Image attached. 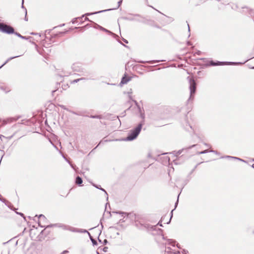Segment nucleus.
I'll list each match as a JSON object with an SVG mask.
<instances>
[{
  "instance_id": "obj_1",
  "label": "nucleus",
  "mask_w": 254,
  "mask_h": 254,
  "mask_svg": "<svg viewBox=\"0 0 254 254\" xmlns=\"http://www.w3.org/2000/svg\"><path fill=\"white\" fill-rule=\"evenodd\" d=\"M143 124L144 121L140 122L136 127L131 130L128 133L127 136L125 139H124V140L132 141L135 139L138 136V134L141 131Z\"/></svg>"
},
{
  "instance_id": "obj_2",
  "label": "nucleus",
  "mask_w": 254,
  "mask_h": 254,
  "mask_svg": "<svg viewBox=\"0 0 254 254\" xmlns=\"http://www.w3.org/2000/svg\"><path fill=\"white\" fill-rule=\"evenodd\" d=\"M241 62H214L212 60L210 61L209 63L206 64V66H217V65H241L245 63Z\"/></svg>"
},
{
  "instance_id": "obj_3",
  "label": "nucleus",
  "mask_w": 254,
  "mask_h": 254,
  "mask_svg": "<svg viewBox=\"0 0 254 254\" xmlns=\"http://www.w3.org/2000/svg\"><path fill=\"white\" fill-rule=\"evenodd\" d=\"M111 10V9H108L100 10V11H96V12H92V13H86L82 15L80 17H76V18H73L71 22H72V24H75V23H77L78 22V20H80V22L81 23H83L82 19H83V18L85 16H89V15H93V14H97V13H102V12H105V11H107V10Z\"/></svg>"
},
{
  "instance_id": "obj_4",
  "label": "nucleus",
  "mask_w": 254,
  "mask_h": 254,
  "mask_svg": "<svg viewBox=\"0 0 254 254\" xmlns=\"http://www.w3.org/2000/svg\"><path fill=\"white\" fill-rule=\"evenodd\" d=\"M0 31L8 34L14 33V28L11 26L0 22Z\"/></svg>"
},
{
  "instance_id": "obj_5",
  "label": "nucleus",
  "mask_w": 254,
  "mask_h": 254,
  "mask_svg": "<svg viewBox=\"0 0 254 254\" xmlns=\"http://www.w3.org/2000/svg\"><path fill=\"white\" fill-rule=\"evenodd\" d=\"M188 78L189 79V83H190V99L191 98L193 95L195 94L196 91V83L193 78H190L188 77Z\"/></svg>"
},
{
  "instance_id": "obj_6",
  "label": "nucleus",
  "mask_w": 254,
  "mask_h": 254,
  "mask_svg": "<svg viewBox=\"0 0 254 254\" xmlns=\"http://www.w3.org/2000/svg\"><path fill=\"white\" fill-rule=\"evenodd\" d=\"M71 68L73 71L76 72H81L84 71V69L82 68L81 64L79 63L73 64L71 66Z\"/></svg>"
},
{
  "instance_id": "obj_7",
  "label": "nucleus",
  "mask_w": 254,
  "mask_h": 254,
  "mask_svg": "<svg viewBox=\"0 0 254 254\" xmlns=\"http://www.w3.org/2000/svg\"><path fill=\"white\" fill-rule=\"evenodd\" d=\"M67 230H68V231H70L73 232H76V233H88L87 230H86L85 229L76 228L72 227L71 226H69V227H68V228H67Z\"/></svg>"
},
{
  "instance_id": "obj_8",
  "label": "nucleus",
  "mask_w": 254,
  "mask_h": 254,
  "mask_svg": "<svg viewBox=\"0 0 254 254\" xmlns=\"http://www.w3.org/2000/svg\"><path fill=\"white\" fill-rule=\"evenodd\" d=\"M39 220L38 222L39 226H40L41 227H45L46 228H46L47 226H46L45 225H41V222L45 221L47 219L45 217V216L43 214H40L39 216Z\"/></svg>"
},
{
  "instance_id": "obj_9",
  "label": "nucleus",
  "mask_w": 254,
  "mask_h": 254,
  "mask_svg": "<svg viewBox=\"0 0 254 254\" xmlns=\"http://www.w3.org/2000/svg\"><path fill=\"white\" fill-rule=\"evenodd\" d=\"M57 226L59 227L62 228L64 230H67V228H68V227H69V226H68V225H63L61 224H51V225H47L46 228H49V227H52Z\"/></svg>"
},
{
  "instance_id": "obj_10",
  "label": "nucleus",
  "mask_w": 254,
  "mask_h": 254,
  "mask_svg": "<svg viewBox=\"0 0 254 254\" xmlns=\"http://www.w3.org/2000/svg\"><path fill=\"white\" fill-rule=\"evenodd\" d=\"M96 25L95 26V28H99L101 30H102L105 32H107L108 33H109L110 34H112V35H114V33H113L112 32H111L110 31L104 28V27L100 26L99 25L96 24V23H94Z\"/></svg>"
},
{
  "instance_id": "obj_11",
  "label": "nucleus",
  "mask_w": 254,
  "mask_h": 254,
  "mask_svg": "<svg viewBox=\"0 0 254 254\" xmlns=\"http://www.w3.org/2000/svg\"><path fill=\"white\" fill-rule=\"evenodd\" d=\"M130 80V77L127 76L126 75H124L122 78L120 84H125L127 83Z\"/></svg>"
},
{
  "instance_id": "obj_12",
  "label": "nucleus",
  "mask_w": 254,
  "mask_h": 254,
  "mask_svg": "<svg viewBox=\"0 0 254 254\" xmlns=\"http://www.w3.org/2000/svg\"><path fill=\"white\" fill-rule=\"evenodd\" d=\"M163 239L164 240H166V238L164 236H163ZM167 240L169 245L175 247L176 243V241L175 240L172 239H167Z\"/></svg>"
},
{
  "instance_id": "obj_13",
  "label": "nucleus",
  "mask_w": 254,
  "mask_h": 254,
  "mask_svg": "<svg viewBox=\"0 0 254 254\" xmlns=\"http://www.w3.org/2000/svg\"><path fill=\"white\" fill-rule=\"evenodd\" d=\"M75 184L78 186H80L83 181L82 178L79 176H77L75 178Z\"/></svg>"
},
{
  "instance_id": "obj_14",
  "label": "nucleus",
  "mask_w": 254,
  "mask_h": 254,
  "mask_svg": "<svg viewBox=\"0 0 254 254\" xmlns=\"http://www.w3.org/2000/svg\"><path fill=\"white\" fill-rule=\"evenodd\" d=\"M88 234V235H89V238H90V240L91 241L92 243V244L93 246H95V245H97V241L96 240H95L93 237L92 236H91V234L88 232V233H87Z\"/></svg>"
},
{
  "instance_id": "obj_15",
  "label": "nucleus",
  "mask_w": 254,
  "mask_h": 254,
  "mask_svg": "<svg viewBox=\"0 0 254 254\" xmlns=\"http://www.w3.org/2000/svg\"><path fill=\"white\" fill-rule=\"evenodd\" d=\"M93 186L94 187H95L96 188L99 189V190H102L103 191H104L106 195H107V200L108 199V193H107V191L104 189L102 188L100 186H97L95 184H93Z\"/></svg>"
},
{
  "instance_id": "obj_16",
  "label": "nucleus",
  "mask_w": 254,
  "mask_h": 254,
  "mask_svg": "<svg viewBox=\"0 0 254 254\" xmlns=\"http://www.w3.org/2000/svg\"><path fill=\"white\" fill-rule=\"evenodd\" d=\"M20 56H14V57H10L5 62L4 64H3L0 66V68H1L4 65H5L6 64H7L9 61L15 59V58H18L19 57H20Z\"/></svg>"
},
{
  "instance_id": "obj_17",
  "label": "nucleus",
  "mask_w": 254,
  "mask_h": 254,
  "mask_svg": "<svg viewBox=\"0 0 254 254\" xmlns=\"http://www.w3.org/2000/svg\"><path fill=\"white\" fill-rule=\"evenodd\" d=\"M223 158L233 159H235V160H240V161H243V162H245L244 160H243L241 158L236 157H233V156H226L221 157V158Z\"/></svg>"
},
{
  "instance_id": "obj_18",
  "label": "nucleus",
  "mask_w": 254,
  "mask_h": 254,
  "mask_svg": "<svg viewBox=\"0 0 254 254\" xmlns=\"http://www.w3.org/2000/svg\"><path fill=\"white\" fill-rule=\"evenodd\" d=\"M179 195H180V194H179V195H178V199H177V200L176 202L175 203V208H174V209H173V210L171 211V217H170V219L169 221L167 223V224H168V223H170V221H171V218H172V216H173V211L176 209V208L177 207V205H178Z\"/></svg>"
},
{
  "instance_id": "obj_19",
  "label": "nucleus",
  "mask_w": 254,
  "mask_h": 254,
  "mask_svg": "<svg viewBox=\"0 0 254 254\" xmlns=\"http://www.w3.org/2000/svg\"><path fill=\"white\" fill-rule=\"evenodd\" d=\"M16 120V119L13 118H9V119H7V121H5V120L3 121L2 125H4L6 124L7 122H12L13 121H15Z\"/></svg>"
},
{
  "instance_id": "obj_20",
  "label": "nucleus",
  "mask_w": 254,
  "mask_h": 254,
  "mask_svg": "<svg viewBox=\"0 0 254 254\" xmlns=\"http://www.w3.org/2000/svg\"><path fill=\"white\" fill-rule=\"evenodd\" d=\"M13 34H14L17 36H18V37H19V38H21L22 39L27 40V39H28L30 38V37L27 38V37H26L25 36H23L20 34H19V33L16 32H15V31H14V33Z\"/></svg>"
},
{
  "instance_id": "obj_21",
  "label": "nucleus",
  "mask_w": 254,
  "mask_h": 254,
  "mask_svg": "<svg viewBox=\"0 0 254 254\" xmlns=\"http://www.w3.org/2000/svg\"><path fill=\"white\" fill-rule=\"evenodd\" d=\"M122 19L129 21H135L136 19L134 17L125 16L122 18Z\"/></svg>"
},
{
  "instance_id": "obj_22",
  "label": "nucleus",
  "mask_w": 254,
  "mask_h": 254,
  "mask_svg": "<svg viewBox=\"0 0 254 254\" xmlns=\"http://www.w3.org/2000/svg\"><path fill=\"white\" fill-rule=\"evenodd\" d=\"M89 117L91 118H92V119H101L102 118V116H101V115H91Z\"/></svg>"
},
{
  "instance_id": "obj_23",
  "label": "nucleus",
  "mask_w": 254,
  "mask_h": 254,
  "mask_svg": "<svg viewBox=\"0 0 254 254\" xmlns=\"http://www.w3.org/2000/svg\"><path fill=\"white\" fill-rule=\"evenodd\" d=\"M122 2H123V0H120L118 1V6H117V7L114 8H110L111 10H109V11L112 10H113V9H118L120 6V5H121Z\"/></svg>"
},
{
  "instance_id": "obj_24",
  "label": "nucleus",
  "mask_w": 254,
  "mask_h": 254,
  "mask_svg": "<svg viewBox=\"0 0 254 254\" xmlns=\"http://www.w3.org/2000/svg\"><path fill=\"white\" fill-rule=\"evenodd\" d=\"M113 213H116L117 214H122V215H128V214H127V213L126 212H122V211H115V212H113Z\"/></svg>"
},
{
  "instance_id": "obj_25",
  "label": "nucleus",
  "mask_w": 254,
  "mask_h": 254,
  "mask_svg": "<svg viewBox=\"0 0 254 254\" xmlns=\"http://www.w3.org/2000/svg\"><path fill=\"white\" fill-rule=\"evenodd\" d=\"M208 152H209V150L206 149V150H204L202 151L198 152L197 153V154H202L206 153H207Z\"/></svg>"
},
{
  "instance_id": "obj_26",
  "label": "nucleus",
  "mask_w": 254,
  "mask_h": 254,
  "mask_svg": "<svg viewBox=\"0 0 254 254\" xmlns=\"http://www.w3.org/2000/svg\"><path fill=\"white\" fill-rule=\"evenodd\" d=\"M101 249V250H102V251H103V252H107V251H108V247H104L103 248H102V249Z\"/></svg>"
},
{
  "instance_id": "obj_27",
  "label": "nucleus",
  "mask_w": 254,
  "mask_h": 254,
  "mask_svg": "<svg viewBox=\"0 0 254 254\" xmlns=\"http://www.w3.org/2000/svg\"><path fill=\"white\" fill-rule=\"evenodd\" d=\"M8 207L10 208L11 209L13 210H15V208L13 207V206L11 205V204H10L8 206Z\"/></svg>"
},
{
  "instance_id": "obj_28",
  "label": "nucleus",
  "mask_w": 254,
  "mask_h": 254,
  "mask_svg": "<svg viewBox=\"0 0 254 254\" xmlns=\"http://www.w3.org/2000/svg\"><path fill=\"white\" fill-rule=\"evenodd\" d=\"M79 81V79L78 78V79H74L72 81V83H77V82H78Z\"/></svg>"
},
{
  "instance_id": "obj_29",
  "label": "nucleus",
  "mask_w": 254,
  "mask_h": 254,
  "mask_svg": "<svg viewBox=\"0 0 254 254\" xmlns=\"http://www.w3.org/2000/svg\"><path fill=\"white\" fill-rule=\"evenodd\" d=\"M25 18L24 19H25V21H27L28 20V18L27 17V10H26V8L25 9Z\"/></svg>"
},
{
  "instance_id": "obj_30",
  "label": "nucleus",
  "mask_w": 254,
  "mask_h": 254,
  "mask_svg": "<svg viewBox=\"0 0 254 254\" xmlns=\"http://www.w3.org/2000/svg\"><path fill=\"white\" fill-rule=\"evenodd\" d=\"M209 152L214 153L216 154H217L218 153V152L216 150H209Z\"/></svg>"
},
{
  "instance_id": "obj_31",
  "label": "nucleus",
  "mask_w": 254,
  "mask_h": 254,
  "mask_svg": "<svg viewBox=\"0 0 254 254\" xmlns=\"http://www.w3.org/2000/svg\"><path fill=\"white\" fill-rule=\"evenodd\" d=\"M16 213L19 215H20V216H21L22 217H23L24 219V214L22 213H21V212H16Z\"/></svg>"
},
{
  "instance_id": "obj_32",
  "label": "nucleus",
  "mask_w": 254,
  "mask_h": 254,
  "mask_svg": "<svg viewBox=\"0 0 254 254\" xmlns=\"http://www.w3.org/2000/svg\"><path fill=\"white\" fill-rule=\"evenodd\" d=\"M182 152V150H179L178 152H177L176 153V156H178L179 155H180L181 153Z\"/></svg>"
},
{
  "instance_id": "obj_33",
  "label": "nucleus",
  "mask_w": 254,
  "mask_h": 254,
  "mask_svg": "<svg viewBox=\"0 0 254 254\" xmlns=\"http://www.w3.org/2000/svg\"><path fill=\"white\" fill-rule=\"evenodd\" d=\"M202 53V52L200 51H197L195 53V54H196V55H201Z\"/></svg>"
},
{
  "instance_id": "obj_34",
  "label": "nucleus",
  "mask_w": 254,
  "mask_h": 254,
  "mask_svg": "<svg viewBox=\"0 0 254 254\" xmlns=\"http://www.w3.org/2000/svg\"><path fill=\"white\" fill-rule=\"evenodd\" d=\"M60 106H61V107L62 109H64V110H66L68 111L67 109L65 107V106H64V105H61Z\"/></svg>"
},
{
  "instance_id": "obj_35",
  "label": "nucleus",
  "mask_w": 254,
  "mask_h": 254,
  "mask_svg": "<svg viewBox=\"0 0 254 254\" xmlns=\"http://www.w3.org/2000/svg\"><path fill=\"white\" fill-rule=\"evenodd\" d=\"M165 160H166V162H168V163H169V161H170V158H169V157H168L166 156V157H165Z\"/></svg>"
},
{
  "instance_id": "obj_36",
  "label": "nucleus",
  "mask_w": 254,
  "mask_h": 254,
  "mask_svg": "<svg viewBox=\"0 0 254 254\" xmlns=\"http://www.w3.org/2000/svg\"><path fill=\"white\" fill-rule=\"evenodd\" d=\"M108 242L107 240V239H105V240H104V241H103V244H104V245H106V244L108 243Z\"/></svg>"
},
{
  "instance_id": "obj_37",
  "label": "nucleus",
  "mask_w": 254,
  "mask_h": 254,
  "mask_svg": "<svg viewBox=\"0 0 254 254\" xmlns=\"http://www.w3.org/2000/svg\"><path fill=\"white\" fill-rule=\"evenodd\" d=\"M68 253V251L67 250H64L62 252V254H65Z\"/></svg>"
},
{
  "instance_id": "obj_38",
  "label": "nucleus",
  "mask_w": 254,
  "mask_h": 254,
  "mask_svg": "<svg viewBox=\"0 0 254 254\" xmlns=\"http://www.w3.org/2000/svg\"><path fill=\"white\" fill-rule=\"evenodd\" d=\"M206 59L205 58H198L197 59V60H201V61H205Z\"/></svg>"
},
{
  "instance_id": "obj_39",
  "label": "nucleus",
  "mask_w": 254,
  "mask_h": 254,
  "mask_svg": "<svg viewBox=\"0 0 254 254\" xmlns=\"http://www.w3.org/2000/svg\"><path fill=\"white\" fill-rule=\"evenodd\" d=\"M187 44L188 45H189V46H190V45H191V43L190 42V41H188V42H187Z\"/></svg>"
},
{
  "instance_id": "obj_40",
  "label": "nucleus",
  "mask_w": 254,
  "mask_h": 254,
  "mask_svg": "<svg viewBox=\"0 0 254 254\" xmlns=\"http://www.w3.org/2000/svg\"><path fill=\"white\" fill-rule=\"evenodd\" d=\"M123 40L124 41V42H125L126 43H128V41L126 39H124V38H123Z\"/></svg>"
},
{
  "instance_id": "obj_41",
  "label": "nucleus",
  "mask_w": 254,
  "mask_h": 254,
  "mask_svg": "<svg viewBox=\"0 0 254 254\" xmlns=\"http://www.w3.org/2000/svg\"><path fill=\"white\" fill-rule=\"evenodd\" d=\"M79 81H80V80H85V79H86V78H84V77L80 78H79Z\"/></svg>"
},
{
  "instance_id": "obj_42",
  "label": "nucleus",
  "mask_w": 254,
  "mask_h": 254,
  "mask_svg": "<svg viewBox=\"0 0 254 254\" xmlns=\"http://www.w3.org/2000/svg\"><path fill=\"white\" fill-rule=\"evenodd\" d=\"M84 20L91 21L88 17H85Z\"/></svg>"
},
{
  "instance_id": "obj_43",
  "label": "nucleus",
  "mask_w": 254,
  "mask_h": 254,
  "mask_svg": "<svg viewBox=\"0 0 254 254\" xmlns=\"http://www.w3.org/2000/svg\"><path fill=\"white\" fill-rule=\"evenodd\" d=\"M157 225H159L160 226H161V227H162V226H163V225H162V223H160V222H158V223L157 224Z\"/></svg>"
},
{
  "instance_id": "obj_44",
  "label": "nucleus",
  "mask_w": 254,
  "mask_h": 254,
  "mask_svg": "<svg viewBox=\"0 0 254 254\" xmlns=\"http://www.w3.org/2000/svg\"><path fill=\"white\" fill-rule=\"evenodd\" d=\"M141 117L142 119H144V114H141Z\"/></svg>"
},
{
  "instance_id": "obj_45",
  "label": "nucleus",
  "mask_w": 254,
  "mask_h": 254,
  "mask_svg": "<svg viewBox=\"0 0 254 254\" xmlns=\"http://www.w3.org/2000/svg\"><path fill=\"white\" fill-rule=\"evenodd\" d=\"M2 137L4 138L5 136L2 135H0V139L2 140Z\"/></svg>"
},
{
  "instance_id": "obj_46",
  "label": "nucleus",
  "mask_w": 254,
  "mask_h": 254,
  "mask_svg": "<svg viewBox=\"0 0 254 254\" xmlns=\"http://www.w3.org/2000/svg\"><path fill=\"white\" fill-rule=\"evenodd\" d=\"M0 88L1 90H2L4 91V87H3V86H0Z\"/></svg>"
},
{
  "instance_id": "obj_47",
  "label": "nucleus",
  "mask_w": 254,
  "mask_h": 254,
  "mask_svg": "<svg viewBox=\"0 0 254 254\" xmlns=\"http://www.w3.org/2000/svg\"><path fill=\"white\" fill-rule=\"evenodd\" d=\"M188 31H189V32H190V27L189 24L188 23Z\"/></svg>"
},
{
  "instance_id": "obj_48",
  "label": "nucleus",
  "mask_w": 254,
  "mask_h": 254,
  "mask_svg": "<svg viewBox=\"0 0 254 254\" xmlns=\"http://www.w3.org/2000/svg\"><path fill=\"white\" fill-rule=\"evenodd\" d=\"M71 112L72 114H75V115H79V114H78L76 113L75 112H73V111H72V112Z\"/></svg>"
},
{
  "instance_id": "obj_49",
  "label": "nucleus",
  "mask_w": 254,
  "mask_h": 254,
  "mask_svg": "<svg viewBox=\"0 0 254 254\" xmlns=\"http://www.w3.org/2000/svg\"><path fill=\"white\" fill-rule=\"evenodd\" d=\"M13 136V135H11V136H9V137H8L7 138H8V139H11Z\"/></svg>"
},
{
  "instance_id": "obj_50",
  "label": "nucleus",
  "mask_w": 254,
  "mask_h": 254,
  "mask_svg": "<svg viewBox=\"0 0 254 254\" xmlns=\"http://www.w3.org/2000/svg\"><path fill=\"white\" fill-rule=\"evenodd\" d=\"M196 146V145H192V146H190V147H189V148H192V147H194V146Z\"/></svg>"
},
{
  "instance_id": "obj_51",
  "label": "nucleus",
  "mask_w": 254,
  "mask_h": 254,
  "mask_svg": "<svg viewBox=\"0 0 254 254\" xmlns=\"http://www.w3.org/2000/svg\"><path fill=\"white\" fill-rule=\"evenodd\" d=\"M70 74L69 73H68V74H64L63 76H68V74Z\"/></svg>"
},
{
  "instance_id": "obj_52",
  "label": "nucleus",
  "mask_w": 254,
  "mask_h": 254,
  "mask_svg": "<svg viewBox=\"0 0 254 254\" xmlns=\"http://www.w3.org/2000/svg\"><path fill=\"white\" fill-rule=\"evenodd\" d=\"M100 143H101V142H99V143L98 144V145H97L96 147H95V148H94V149H96V148H97V147H98V146L100 144Z\"/></svg>"
},
{
  "instance_id": "obj_53",
  "label": "nucleus",
  "mask_w": 254,
  "mask_h": 254,
  "mask_svg": "<svg viewBox=\"0 0 254 254\" xmlns=\"http://www.w3.org/2000/svg\"><path fill=\"white\" fill-rule=\"evenodd\" d=\"M204 145H206V146H209V145L206 143H204Z\"/></svg>"
},
{
  "instance_id": "obj_54",
  "label": "nucleus",
  "mask_w": 254,
  "mask_h": 254,
  "mask_svg": "<svg viewBox=\"0 0 254 254\" xmlns=\"http://www.w3.org/2000/svg\"><path fill=\"white\" fill-rule=\"evenodd\" d=\"M22 8H24V6H23V0H22Z\"/></svg>"
},
{
  "instance_id": "obj_55",
  "label": "nucleus",
  "mask_w": 254,
  "mask_h": 254,
  "mask_svg": "<svg viewBox=\"0 0 254 254\" xmlns=\"http://www.w3.org/2000/svg\"><path fill=\"white\" fill-rule=\"evenodd\" d=\"M83 27H75V29H78V28H83Z\"/></svg>"
},
{
  "instance_id": "obj_56",
  "label": "nucleus",
  "mask_w": 254,
  "mask_h": 254,
  "mask_svg": "<svg viewBox=\"0 0 254 254\" xmlns=\"http://www.w3.org/2000/svg\"><path fill=\"white\" fill-rule=\"evenodd\" d=\"M189 127H190V129H192V127L191 126H190V125H189Z\"/></svg>"
},
{
  "instance_id": "obj_57",
  "label": "nucleus",
  "mask_w": 254,
  "mask_h": 254,
  "mask_svg": "<svg viewBox=\"0 0 254 254\" xmlns=\"http://www.w3.org/2000/svg\"><path fill=\"white\" fill-rule=\"evenodd\" d=\"M133 102H134L136 104H137V102H136L135 100H133Z\"/></svg>"
},
{
  "instance_id": "obj_58",
  "label": "nucleus",
  "mask_w": 254,
  "mask_h": 254,
  "mask_svg": "<svg viewBox=\"0 0 254 254\" xmlns=\"http://www.w3.org/2000/svg\"><path fill=\"white\" fill-rule=\"evenodd\" d=\"M177 247L178 248H180V247H179V244H178L177 245Z\"/></svg>"
},
{
  "instance_id": "obj_59",
  "label": "nucleus",
  "mask_w": 254,
  "mask_h": 254,
  "mask_svg": "<svg viewBox=\"0 0 254 254\" xmlns=\"http://www.w3.org/2000/svg\"><path fill=\"white\" fill-rule=\"evenodd\" d=\"M32 35H36V34H35V33H31Z\"/></svg>"
},
{
  "instance_id": "obj_60",
  "label": "nucleus",
  "mask_w": 254,
  "mask_h": 254,
  "mask_svg": "<svg viewBox=\"0 0 254 254\" xmlns=\"http://www.w3.org/2000/svg\"><path fill=\"white\" fill-rule=\"evenodd\" d=\"M98 241H99V242L100 243H101V240H100L99 238H98Z\"/></svg>"
},
{
  "instance_id": "obj_61",
  "label": "nucleus",
  "mask_w": 254,
  "mask_h": 254,
  "mask_svg": "<svg viewBox=\"0 0 254 254\" xmlns=\"http://www.w3.org/2000/svg\"><path fill=\"white\" fill-rule=\"evenodd\" d=\"M97 254H100L99 252L98 251L96 252Z\"/></svg>"
},
{
  "instance_id": "obj_62",
  "label": "nucleus",
  "mask_w": 254,
  "mask_h": 254,
  "mask_svg": "<svg viewBox=\"0 0 254 254\" xmlns=\"http://www.w3.org/2000/svg\"><path fill=\"white\" fill-rule=\"evenodd\" d=\"M135 16H139L140 15L139 14H135Z\"/></svg>"
},
{
  "instance_id": "obj_63",
  "label": "nucleus",
  "mask_w": 254,
  "mask_h": 254,
  "mask_svg": "<svg viewBox=\"0 0 254 254\" xmlns=\"http://www.w3.org/2000/svg\"><path fill=\"white\" fill-rule=\"evenodd\" d=\"M64 24H63L62 25H61L60 26H64Z\"/></svg>"
},
{
  "instance_id": "obj_64",
  "label": "nucleus",
  "mask_w": 254,
  "mask_h": 254,
  "mask_svg": "<svg viewBox=\"0 0 254 254\" xmlns=\"http://www.w3.org/2000/svg\"><path fill=\"white\" fill-rule=\"evenodd\" d=\"M252 167L254 168V164H253V165H252Z\"/></svg>"
}]
</instances>
